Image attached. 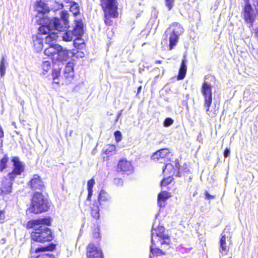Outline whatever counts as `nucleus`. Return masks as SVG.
Listing matches in <instances>:
<instances>
[{"instance_id":"1","label":"nucleus","mask_w":258,"mask_h":258,"mask_svg":"<svg viewBox=\"0 0 258 258\" xmlns=\"http://www.w3.org/2000/svg\"><path fill=\"white\" fill-rule=\"evenodd\" d=\"M50 222L48 218H40L29 221L27 223V228L34 229L31 234L32 240L39 242L51 241L52 239L51 230L46 226L49 225Z\"/></svg>"},{"instance_id":"2","label":"nucleus","mask_w":258,"mask_h":258,"mask_svg":"<svg viewBox=\"0 0 258 258\" xmlns=\"http://www.w3.org/2000/svg\"><path fill=\"white\" fill-rule=\"evenodd\" d=\"M69 14L67 11H62L60 14V18H54L49 21L47 25H43L40 27V33L46 34L47 31L54 30L57 32L65 31L69 27Z\"/></svg>"},{"instance_id":"3","label":"nucleus","mask_w":258,"mask_h":258,"mask_svg":"<svg viewBox=\"0 0 258 258\" xmlns=\"http://www.w3.org/2000/svg\"><path fill=\"white\" fill-rule=\"evenodd\" d=\"M69 51L61 45L55 44L50 45L44 50L45 55L51 58L53 62L65 61L69 58Z\"/></svg>"},{"instance_id":"4","label":"nucleus","mask_w":258,"mask_h":258,"mask_svg":"<svg viewBox=\"0 0 258 258\" xmlns=\"http://www.w3.org/2000/svg\"><path fill=\"white\" fill-rule=\"evenodd\" d=\"M49 208L48 202L39 191H36L33 196L31 206L28 209L30 213L39 214L47 211Z\"/></svg>"},{"instance_id":"5","label":"nucleus","mask_w":258,"mask_h":258,"mask_svg":"<svg viewBox=\"0 0 258 258\" xmlns=\"http://www.w3.org/2000/svg\"><path fill=\"white\" fill-rule=\"evenodd\" d=\"M101 5L104 13L111 14L113 16H118L116 0H101Z\"/></svg>"},{"instance_id":"6","label":"nucleus","mask_w":258,"mask_h":258,"mask_svg":"<svg viewBox=\"0 0 258 258\" xmlns=\"http://www.w3.org/2000/svg\"><path fill=\"white\" fill-rule=\"evenodd\" d=\"M245 4L242 9V15L244 21L246 23H250L252 25L255 18V14L254 10L249 3V0H244Z\"/></svg>"},{"instance_id":"7","label":"nucleus","mask_w":258,"mask_h":258,"mask_svg":"<svg viewBox=\"0 0 258 258\" xmlns=\"http://www.w3.org/2000/svg\"><path fill=\"white\" fill-rule=\"evenodd\" d=\"M164 228L163 226H160L158 228V229L154 228V225L153 226L152 230V237L151 242L153 244L156 243L155 239L156 238L159 239L160 238L163 240L161 242V244L163 245L164 244H167L169 243L168 236L164 234Z\"/></svg>"},{"instance_id":"8","label":"nucleus","mask_w":258,"mask_h":258,"mask_svg":"<svg viewBox=\"0 0 258 258\" xmlns=\"http://www.w3.org/2000/svg\"><path fill=\"white\" fill-rule=\"evenodd\" d=\"M12 161L14 163V169L7 175L8 178L14 180L17 175H20L23 172L24 167L18 157H14Z\"/></svg>"},{"instance_id":"9","label":"nucleus","mask_w":258,"mask_h":258,"mask_svg":"<svg viewBox=\"0 0 258 258\" xmlns=\"http://www.w3.org/2000/svg\"><path fill=\"white\" fill-rule=\"evenodd\" d=\"M86 254L88 258H103L101 249L93 243L88 245Z\"/></svg>"},{"instance_id":"10","label":"nucleus","mask_w":258,"mask_h":258,"mask_svg":"<svg viewBox=\"0 0 258 258\" xmlns=\"http://www.w3.org/2000/svg\"><path fill=\"white\" fill-rule=\"evenodd\" d=\"M201 92L204 97V100H206V103L209 104L210 101L212 99V85L210 82L204 80L202 84Z\"/></svg>"},{"instance_id":"11","label":"nucleus","mask_w":258,"mask_h":258,"mask_svg":"<svg viewBox=\"0 0 258 258\" xmlns=\"http://www.w3.org/2000/svg\"><path fill=\"white\" fill-rule=\"evenodd\" d=\"M117 170L130 174L133 172L134 167L130 162L126 160H121L118 163Z\"/></svg>"},{"instance_id":"12","label":"nucleus","mask_w":258,"mask_h":258,"mask_svg":"<svg viewBox=\"0 0 258 258\" xmlns=\"http://www.w3.org/2000/svg\"><path fill=\"white\" fill-rule=\"evenodd\" d=\"M30 186L33 190H39L42 191L45 188V185L41 177L38 175H34L30 180Z\"/></svg>"},{"instance_id":"13","label":"nucleus","mask_w":258,"mask_h":258,"mask_svg":"<svg viewBox=\"0 0 258 258\" xmlns=\"http://www.w3.org/2000/svg\"><path fill=\"white\" fill-rule=\"evenodd\" d=\"M13 180L14 179L8 178V175L4 178L1 187V193L3 195L9 194L12 192Z\"/></svg>"},{"instance_id":"14","label":"nucleus","mask_w":258,"mask_h":258,"mask_svg":"<svg viewBox=\"0 0 258 258\" xmlns=\"http://www.w3.org/2000/svg\"><path fill=\"white\" fill-rule=\"evenodd\" d=\"M55 246L54 245H50L48 246L41 247L36 249L35 252L37 253L41 251L42 253L39 254L36 258H54V256L49 252L45 253L46 251H51L54 249Z\"/></svg>"},{"instance_id":"15","label":"nucleus","mask_w":258,"mask_h":258,"mask_svg":"<svg viewBox=\"0 0 258 258\" xmlns=\"http://www.w3.org/2000/svg\"><path fill=\"white\" fill-rule=\"evenodd\" d=\"M164 35L166 37L169 36V49L171 50L176 45L178 41L179 35L175 33L174 31L167 32V30H166Z\"/></svg>"},{"instance_id":"16","label":"nucleus","mask_w":258,"mask_h":258,"mask_svg":"<svg viewBox=\"0 0 258 258\" xmlns=\"http://www.w3.org/2000/svg\"><path fill=\"white\" fill-rule=\"evenodd\" d=\"M36 11L38 12L36 17H39L40 18H41V16L43 17V15L49 11V8L47 4L41 1L37 2L36 7Z\"/></svg>"},{"instance_id":"17","label":"nucleus","mask_w":258,"mask_h":258,"mask_svg":"<svg viewBox=\"0 0 258 258\" xmlns=\"http://www.w3.org/2000/svg\"><path fill=\"white\" fill-rule=\"evenodd\" d=\"M226 229H225L224 232L221 234V238L220 241V247L219 249L220 252L222 254L225 255L229 251V246L228 245L226 241Z\"/></svg>"},{"instance_id":"18","label":"nucleus","mask_w":258,"mask_h":258,"mask_svg":"<svg viewBox=\"0 0 258 258\" xmlns=\"http://www.w3.org/2000/svg\"><path fill=\"white\" fill-rule=\"evenodd\" d=\"M41 33V34L39 33L36 36L33 37V45L37 52L40 51L42 49L43 46V38H42V33Z\"/></svg>"},{"instance_id":"19","label":"nucleus","mask_w":258,"mask_h":258,"mask_svg":"<svg viewBox=\"0 0 258 258\" xmlns=\"http://www.w3.org/2000/svg\"><path fill=\"white\" fill-rule=\"evenodd\" d=\"M75 26L73 29V31H72L76 36H81L83 33V24L81 20H75Z\"/></svg>"},{"instance_id":"20","label":"nucleus","mask_w":258,"mask_h":258,"mask_svg":"<svg viewBox=\"0 0 258 258\" xmlns=\"http://www.w3.org/2000/svg\"><path fill=\"white\" fill-rule=\"evenodd\" d=\"M186 62L187 60L184 57L182 60L181 66L179 70V73L177 77V79L178 80L183 79L185 76L187 70V67L186 65Z\"/></svg>"},{"instance_id":"21","label":"nucleus","mask_w":258,"mask_h":258,"mask_svg":"<svg viewBox=\"0 0 258 258\" xmlns=\"http://www.w3.org/2000/svg\"><path fill=\"white\" fill-rule=\"evenodd\" d=\"M170 194L167 191H162L158 196V204L161 207L164 206L165 202L170 197Z\"/></svg>"},{"instance_id":"22","label":"nucleus","mask_w":258,"mask_h":258,"mask_svg":"<svg viewBox=\"0 0 258 258\" xmlns=\"http://www.w3.org/2000/svg\"><path fill=\"white\" fill-rule=\"evenodd\" d=\"M111 197L110 195L105 190L102 189L100 190L98 196V202H110Z\"/></svg>"},{"instance_id":"23","label":"nucleus","mask_w":258,"mask_h":258,"mask_svg":"<svg viewBox=\"0 0 258 258\" xmlns=\"http://www.w3.org/2000/svg\"><path fill=\"white\" fill-rule=\"evenodd\" d=\"M167 30V32L174 31L175 33L178 35H180L183 32V29L181 27V25L177 23H173Z\"/></svg>"},{"instance_id":"24","label":"nucleus","mask_w":258,"mask_h":258,"mask_svg":"<svg viewBox=\"0 0 258 258\" xmlns=\"http://www.w3.org/2000/svg\"><path fill=\"white\" fill-rule=\"evenodd\" d=\"M90 209L91 210V215L92 217L96 219H99L100 214L98 202L95 201L92 204H91L90 206Z\"/></svg>"},{"instance_id":"25","label":"nucleus","mask_w":258,"mask_h":258,"mask_svg":"<svg viewBox=\"0 0 258 258\" xmlns=\"http://www.w3.org/2000/svg\"><path fill=\"white\" fill-rule=\"evenodd\" d=\"M46 34L48 35L45 37V42L46 43H52L54 41H56L59 38L58 32H48Z\"/></svg>"},{"instance_id":"26","label":"nucleus","mask_w":258,"mask_h":258,"mask_svg":"<svg viewBox=\"0 0 258 258\" xmlns=\"http://www.w3.org/2000/svg\"><path fill=\"white\" fill-rule=\"evenodd\" d=\"M58 35L59 37L62 38L65 41H72L75 36L73 32L71 31H68L65 33L58 32Z\"/></svg>"},{"instance_id":"27","label":"nucleus","mask_w":258,"mask_h":258,"mask_svg":"<svg viewBox=\"0 0 258 258\" xmlns=\"http://www.w3.org/2000/svg\"><path fill=\"white\" fill-rule=\"evenodd\" d=\"M73 70L72 63L71 62L67 63L63 70L65 77L67 78L73 77L74 76Z\"/></svg>"},{"instance_id":"28","label":"nucleus","mask_w":258,"mask_h":258,"mask_svg":"<svg viewBox=\"0 0 258 258\" xmlns=\"http://www.w3.org/2000/svg\"><path fill=\"white\" fill-rule=\"evenodd\" d=\"M95 184V180L93 178H91L87 182V190H88V196L87 198V201H90L91 199V197L93 195V187L94 185Z\"/></svg>"},{"instance_id":"29","label":"nucleus","mask_w":258,"mask_h":258,"mask_svg":"<svg viewBox=\"0 0 258 258\" xmlns=\"http://www.w3.org/2000/svg\"><path fill=\"white\" fill-rule=\"evenodd\" d=\"M7 61L4 57H3L0 63V74L1 77L5 76L6 69Z\"/></svg>"},{"instance_id":"30","label":"nucleus","mask_w":258,"mask_h":258,"mask_svg":"<svg viewBox=\"0 0 258 258\" xmlns=\"http://www.w3.org/2000/svg\"><path fill=\"white\" fill-rule=\"evenodd\" d=\"M118 16H113L111 14L107 15V13H104V22L106 25L111 26L112 25L113 21L111 18H116Z\"/></svg>"},{"instance_id":"31","label":"nucleus","mask_w":258,"mask_h":258,"mask_svg":"<svg viewBox=\"0 0 258 258\" xmlns=\"http://www.w3.org/2000/svg\"><path fill=\"white\" fill-rule=\"evenodd\" d=\"M8 161L9 158L7 156H5L0 160V171L2 172L7 168Z\"/></svg>"},{"instance_id":"32","label":"nucleus","mask_w":258,"mask_h":258,"mask_svg":"<svg viewBox=\"0 0 258 258\" xmlns=\"http://www.w3.org/2000/svg\"><path fill=\"white\" fill-rule=\"evenodd\" d=\"M163 172L166 174H172L174 172V168L173 166L170 164H167L164 169H163Z\"/></svg>"},{"instance_id":"33","label":"nucleus","mask_w":258,"mask_h":258,"mask_svg":"<svg viewBox=\"0 0 258 258\" xmlns=\"http://www.w3.org/2000/svg\"><path fill=\"white\" fill-rule=\"evenodd\" d=\"M70 11L76 17L80 15V13L79 12V7L77 4H74L71 6Z\"/></svg>"},{"instance_id":"34","label":"nucleus","mask_w":258,"mask_h":258,"mask_svg":"<svg viewBox=\"0 0 258 258\" xmlns=\"http://www.w3.org/2000/svg\"><path fill=\"white\" fill-rule=\"evenodd\" d=\"M150 251L152 254H156L157 255H165V253L161 249L157 248H153V246H150Z\"/></svg>"},{"instance_id":"35","label":"nucleus","mask_w":258,"mask_h":258,"mask_svg":"<svg viewBox=\"0 0 258 258\" xmlns=\"http://www.w3.org/2000/svg\"><path fill=\"white\" fill-rule=\"evenodd\" d=\"M115 146L111 145H109L105 151V153L109 156L112 155L115 153Z\"/></svg>"},{"instance_id":"36","label":"nucleus","mask_w":258,"mask_h":258,"mask_svg":"<svg viewBox=\"0 0 258 258\" xmlns=\"http://www.w3.org/2000/svg\"><path fill=\"white\" fill-rule=\"evenodd\" d=\"M41 67L43 71L47 73L51 68V63L49 61H44L42 63Z\"/></svg>"},{"instance_id":"37","label":"nucleus","mask_w":258,"mask_h":258,"mask_svg":"<svg viewBox=\"0 0 258 258\" xmlns=\"http://www.w3.org/2000/svg\"><path fill=\"white\" fill-rule=\"evenodd\" d=\"M160 153L161 159L165 158L170 154V152L168 149H162L160 150Z\"/></svg>"},{"instance_id":"38","label":"nucleus","mask_w":258,"mask_h":258,"mask_svg":"<svg viewBox=\"0 0 258 258\" xmlns=\"http://www.w3.org/2000/svg\"><path fill=\"white\" fill-rule=\"evenodd\" d=\"M172 180V178L171 177H170V176H169L168 178H164V179H163L161 182V185L162 186H166L167 185H168V184H169L171 181Z\"/></svg>"},{"instance_id":"39","label":"nucleus","mask_w":258,"mask_h":258,"mask_svg":"<svg viewBox=\"0 0 258 258\" xmlns=\"http://www.w3.org/2000/svg\"><path fill=\"white\" fill-rule=\"evenodd\" d=\"M173 121H174L172 118L170 117H167L165 119L164 121V126L165 127H168L173 124Z\"/></svg>"},{"instance_id":"40","label":"nucleus","mask_w":258,"mask_h":258,"mask_svg":"<svg viewBox=\"0 0 258 258\" xmlns=\"http://www.w3.org/2000/svg\"><path fill=\"white\" fill-rule=\"evenodd\" d=\"M175 0H165V4L169 11L172 8Z\"/></svg>"},{"instance_id":"41","label":"nucleus","mask_w":258,"mask_h":258,"mask_svg":"<svg viewBox=\"0 0 258 258\" xmlns=\"http://www.w3.org/2000/svg\"><path fill=\"white\" fill-rule=\"evenodd\" d=\"M152 159L153 160H159L160 159H161L160 153V150L154 153L153 155L152 156Z\"/></svg>"},{"instance_id":"42","label":"nucleus","mask_w":258,"mask_h":258,"mask_svg":"<svg viewBox=\"0 0 258 258\" xmlns=\"http://www.w3.org/2000/svg\"><path fill=\"white\" fill-rule=\"evenodd\" d=\"M114 183L117 186H121L123 184V181L121 178H114Z\"/></svg>"},{"instance_id":"43","label":"nucleus","mask_w":258,"mask_h":258,"mask_svg":"<svg viewBox=\"0 0 258 258\" xmlns=\"http://www.w3.org/2000/svg\"><path fill=\"white\" fill-rule=\"evenodd\" d=\"M114 136L117 142L120 141L121 140V135L119 131H116L114 133Z\"/></svg>"},{"instance_id":"44","label":"nucleus","mask_w":258,"mask_h":258,"mask_svg":"<svg viewBox=\"0 0 258 258\" xmlns=\"http://www.w3.org/2000/svg\"><path fill=\"white\" fill-rule=\"evenodd\" d=\"M59 75V71L57 70H54L52 72V76L53 77V80H55Z\"/></svg>"},{"instance_id":"45","label":"nucleus","mask_w":258,"mask_h":258,"mask_svg":"<svg viewBox=\"0 0 258 258\" xmlns=\"http://www.w3.org/2000/svg\"><path fill=\"white\" fill-rule=\"evenodd\" d=\"M212 99H211V100L210 101L209 104H207L206 100H205L204 106L206 108V112H207V113L208 114H209L208 112L209 111V108H210V106H211V104L212 103Z\"/></svg>"},{"instance_id":"46","label":"nucleus","mask_w":258,"mask_h":258,"mask_svg":"<svg viewBox=\"0 0 258 258\" xmlns=\"http://www.w3.org/2000/svg\"><path fill=\"white\" fill-rule=\"evenodd\" d=\"M3 137H4V132L3 131V130H2V128L1 126L0 125V147L2 145L3 141H2V138Z\"/></svg>"},{"instance_id":"47","label":"nucleus","mask_w":258,"mask_h":258,"mask_svg":"<svg viewBox=\"0 0 258 258\" xmlns=\"http://www.w3.org/2000/svg\"><path fill=\"white\" fill-rule=\"evenodd\" d=\"M56 9L53 8L54 11H55L56 10H57L59 9H61L63 8V5H62V3H56Z\"/></svg>"},{"instance_id":"48","label":"nucleus","mask_w":258,"mask_h":258,"mask_svg":"<svg viewBox=\"0 0 258 258\" xmlns=\"http://www.w3.org/2000/svg\"><path fill=\"white\" fill-rule=\"evenodd\" d=\"M230 149H228V148H226L225 151H224V157L225 158H227L228 157L229 155H230Z\"/></svg>"},{"instance_id":"49","label":"nucleus","mask_w":258,"mask_h":258,"mask_svg":"<svg viewBox=\"0 0 258 258\" xmlns=\"http://www.w3.org/2000/svg\"><path fill=\"white\" fill-rule=\"evenodd\" d=\"M205 196L206 199L207 200L213 199L215 197L214 196L210 195L208 192H206Z\"/></svg>"},{"instance_id":"50","label":"nucleus","mask_w":258,"mask_h":258,"mask_svg":"<svg viewBox=\"0 0 258 258\" xmlns=\"http://www.w3.org/2000/svg\"><path fill=\"white\" fill-rule=\"evenodd\" d=\"M5 213L0 210V222H2L5 219Z\"/></svg>"},{"instance_id":"51","label":"nucleus","mask_w":258,"mask_h":258,"mask_svg":"<svg viewBox=\"0 0 258 258\" xmlns=\"http://www.w3.org/2000/svg\"><path fill=\"white\" fill-rule=\"evenodd\" d=\"M155 240H156V243H155V244H154V245H156V244H159V243H160V244H161V242H162V241H163V240H162V239H161L160 238H159V239L156 238V239H155ZM152 245H153H153H154V244H153L152 243Z\"/></svg>"},{"instance_id":"52","label":"nucleus","mask_w":258,"mask_h":258,"mask_svg":"<svg viewBox=\"0 0 258 258\" xmlns=\"http://www.w3.org/2000/svg\"><path fill=\"white\" fill-rule=\"evenodd\" d=\"M93 235H94V237L98 238L99 237V233L98 232H94Z\"/></svg>"},{"instance_id":"53","label":"nucleus","mask_w":258,"mask_h":258,"mask_svg":"<svg viewBox=\"0 0 258 258\" xmlns=\"http://www.w3.org/2000/svg\"><path fill=\"white\" fill-rule=\"evenodd\" d=\"M141 89H142V86H140V87H138V90H137V94H139L141 91Z\"/></svg>"},{"instance_id":"54","label":"nucleus","mask_w":258,"mask_h":258,"mask_svg":"<svg viewBox=\"0 0 258 258\" xmlns=\"http://www.w3.org/2000/svg\"><path fill=\"white\" fill-rule=\"evenodd\" d=\"M121 111H120L119 112V113L118 114L117 116V118H116V121H117L118 119L119 118V117H120V116L121 115Z\"/></svg>"},{"instance_id":"55","label":"nucleus","mask_w":258,"mask_h":258,"mask_svg":"<svg viewBox=\"0 0 258 258\" xmlns=\"http://www.w3.org/2000/svg\"><path fill=\"white\" fill-rule=\"evenodd\" d=\"M54 83H56V84H58V82H57V81H55V80H54V82H53Z\"/></svg>"},{"instance_id":"56","label":"nucleus","mask_w":258,"mask_h":258,"mask_svg":"<svg viewBox=\"0 0 258 258\" xmlns=\"http://www.w3.org/2000/svg\"><path fill=\"white\" fill-rule=\"evenodd\" d=\"M80 56L81 57H82L83 56L82 55H81V54H80Z\"/></svg>"},{"instance_id":"57","label":"nucleus","mask_w":258,"mask_h":258,"mask_svg":"<svg viewBox=\"0 0 258 258\" xmlns=\"http://www.w3.org/2000/svg\"><path fill=\"white\" fill-rule=\"evenodd\" d=\"M205 80L207 79H208V77H207V76L205 77Z\"/></svg>"},{"instance_id":"58","label":"nucleus","mask_w":258,"mask_h":258,"mask_svg":"<svg viewBox=\"0 0 258 258\" xmlns=\"http://www.w3.org/2000/svg\"><path fill=\"white\" fill-rule=\"evenodd\" d=\"M149 258H152L151 255H150Z\"/></svg>"}]
</instances>
